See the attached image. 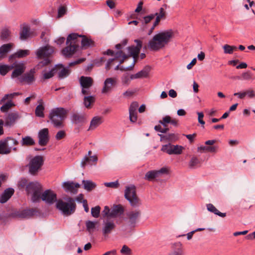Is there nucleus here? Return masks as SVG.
Segmentation results:
<instances>
[{
    "label": "nucleus",
    "mask_w": 255,
    "mask_h": 255,
    "mask_svg": "<svg viewBox=\"0 0 255 255\" xmlns=\"http://www.w3.org/2000/svg\"><path fill=\"white\" fill-rule=\"evenodd\" d=\"M173 33L171 31H165L155 35L148 42V48L152 51H157L163 48L170 40Z\"/></svg>",
    "instance_id": "1"
},
{
    "label": "nucleus",
    "mask_w": 255,
    "mask_h": 255,
    "mask_svg": "<svg viewBox=\"0 0 255 255\" xmlns=\"http://www.w3.org/2000/svg\"><path fill=\"white\" fill-rule=\"evenodd\" d=\"M68 112V111L64 108H55L50 110L48 118L55 128H62L65 126L64 121Z\"/></svg>",
    "instance_id": "2"
},
{
    "label": "nucleus",
    "mask_w": 255,
    "mask_h": 255,
    "mask_svg": "<svg viewBox=\"0 0 255 255\" xmlns=\"http://www.w3.org/2000/svg\"><path fill=\"white\" fill-rule=\"evenodd\" d=\"M125 211V208L121 204H113L111 208L105 206L101 212V216L104 219L111 220L121 217Z\"/></svg>",
    "instance_id": "3"
},
{
    "label": "nucleus",
    "mask_w": 255,
    "mask_h": 255,
    "mask_svg": "<svg viewBox=\"0 0 255 255\" xmlns=\"http://www.w3.org/2000/svg\"><path fill=\"white\" fill-rule=\"evenodd\" d=\"M80 37L81 35L75 33L70 34L67 36V46L62 50V53L64 56L70 57L75 53L80 42V40H78Z\"/></svg>",
    "instance_id": "4"
},
{
    "label": "nucleus",
    "mask_w": 255,
    "mask_h": 255,
    "mask_svg": "<svg viewBox=\"0 0 255 255\" xmlns=\"http://www.w3.org/2000/svg\"><path fill=\"white\" fill-rule=\"evenodd\" d=\"M57 208L65 216H70L73 214L76 208L75 200L68 197L65 201L60 200L56 203Z\"/></svg>",
    "instance_id": "5"
},
{
    "label": "nucleus",
    "mask_w": 255,
    "mask_h": 255,
    "mask_svg": "<svg viewBox=\"0 0 255 255\" xmlns=\"http://www.w3.org/2000/svg\"><path fill=\"white\" fill-rule=\"evenodd\" d=\"M29 160L27 165L29 172L32 175H35L41 169L44 163L43 158L41 155H36L34 157L29 156L27 157Z\"/></svg>",
    "instance_id": "6"
},
{
    "label": "nucleus",
    "mask_w": 255,
    "mask_h": 255,
    "mask_svg": "<svg viewBox=\"0 0 255 255\" xmlns=\"http://www.w3.org/2000/svg\"><path fill=\"white\" fill-rule=\"evenodd\" d=\"M42 187L38 182L29 183L25 188L27 194H31V201L33 202H38L40 200V194Z\"/></svg>",
    "instance_id": "7"
},
{
    "label": "nucleus",
    "mask_w": 255,
    "mask_h": 255,
    "mask_svg": "<svg viewBox=\"0 0 255 255\" xmlns=\"http://www.w3.org/2000/svg\"><path fill=\"white\" fill-rule=\"evenodd\" d=\"M53 52L54 48L47 45L38 48L35 53L38 59H44V60L41 62V63L42 66H45L50 63L51 60L49 57Z\"/></svg>",
    "instance_id": "8"
},
{
    "label": "nucleus",
    "mask_w": 255,
    "mask_h": 255,
    "mask_svg": "<svg viewBox=\"0 0 255 255\" xmlns=\"http://www.w3.org/2000/svg\"><path fill=\"white\" fill-rule=\"evenodd\" d=\"M125 197L130 203L131 206L137 207L141 205V201L136 194L134 186L127 187L125 191Z\"/></svg>",
    "instance_id": "9"
},
{
    "label": "nucleus",
    "mask_w": 255,
    "mask_h": 255,
    "mask_svg": "<svg viewBox=\"0 0 255 255\" xmlns=\"http://www.w3.org/2000/svg\"><path fill=\"white\" fill-rule=\"evenodd\" d=\"M36 210L33 209L23 210L21 211L16 212L10 214L4 213L0 215V220H4L10 217H18L20 218H28L35 214Z\"/></svg>",
    "instance_id": "10"
},
{
    "label": "nucleus",
    "mask_w": 255,
    "mask_h": 255,
    "mask_svg": "<svg viewBox=\"0 0 255 255\" xmlns=\"http://www.w3.org/2000/svg\"><path fill=\"white\" fill-rule=\"evenodd\" d=\"M79 83L82 88L81 93L86 95L90 94V89L93 86L94 81L92 78L88 76H81L79 79Z\"/></svg>",
    "instance_id": "11"
},
{
    "label": "nucleus",
    "mask_w": 255,
    "mask_h": 255,
    "mask_svg": "<svg viewBox=\"0 0 255 255\" xmlns=\"http://www.w3.org/2000/svg\"><path fill=\"white\" fill-rule=\"evenodd\" d=\"M168 173V169L167 168L163 167L159 170H150L146 173L144 176V179L147 181H152L157 177H160L163 174H167Z\"/></svg>",
    "instance_id": "12"
},
{
    "label": "nucleus",
    "mask_w": 255,
    "mask_h": 255,
    "mask_svg": "<svg viewBox=\"0 0 255 255\" xmlns=\"http://www.w3.org/2000/svg\"><path fill=\"white\" fill-rule=\"evenodd\" d=\"M183 147L181 145H173L170 143L163 145L161 150L169 155L180 154L182 152Z\"/></svg>",
    "instance_id": "13"
},
{
    "label": "nucleus",
    "mask_w": 255,
    "mask_h": 255,
    "mask_svg": "<svg viewBox=\"0 0 255 255\" xmlns=\"http://www.w3.org/2000/svg\"><path fill=\"white\" fill-rule=\"evenodd\" d=\"M56 194L51 190H46L40 194V200L48 204H52L56 200Z\"/></svg>",
    "instance_id": "14"
},
{
    "label": "nucleus",
    "mask_w": 255,
    "mask_h": 255,
    "mask_svg": "<svg viewBox=\"0 0 255 255\" xmlns=\"http://www.w3.org/2000/svg\"><path fill=\"white\" fill-rule=\"evenodd\" d=\"M117 84V79L116 77L107 78L104 82L102 89L103 94L107 93L112 90Z\"/></svg>",
    "instance_id": "15"
},
{
    "label": "nucleus",
    "mask_w": 255,
    "mask_h": 255,
    "mask_svg": "<svg viewBox=\"0 0 255 255\" xmlns=\"http://www.w3.org/2000/svg\"><path fill=\"white\" fill-rule=\"evenodd\" d=\"M120 225L119 233L124 237L130 236L135 228V224H120Z\"/></svg>",
    "instance_id": "16"
},
{
    "label": "nucleus",
    "mask_w": 255,
    "mask_h": 255,
    "mask_svg": "<svg viewBox=\"0 0 255 255\" xmlns=\"http://www.w3.org/2000/svg\"><path fill=\"white\" fill-rule=\"evenodd\" d=\"M134 42L136 43V46H131L128 48L129 53V56L132 57L134 59L138 57V54L142 46V42L138 39H135Z\"/></svg>",
    "instance_id": "17"
},
{
    "label": "nucleus",
    "mask_w": 255,
    "mask_h": 255,
    "mask_svg": "<svg viewBox=\"0 0 255 255\" xmlns=\"http://www.w3.org/2000/svg\"><path fill=\"white\" fill-rule=\"evenodd\" d=\"M71 122L76 125L82 126L86 121V117L84 113H73L71 116Z\"/></svg>",
    "instance_id": "18"
},
{
    "label": "nucleus",
    "mask_w": 255,
    "mask_h": 255,
    "mask_svg": "<svg viewBox=\"0 0 255 255\" xmlns=\"http://www.w3.org/2000/svg\"><path fill=\"white\" fill-rule=\"evenodd\" d=\"M36 71L34 68L30 70L29 71L24 74L20 78L19 81L21 83L25 82L27 84H31L35 80L34 75Z\"/></svg>",
    "instance_id": "19"
},
{
    "label": "nucleus",
    "mask_w": 255,
    "mask_h": 255,
    "mask_svg": "<svg viewBox=\"0 0 255 255\" xmlns=\"http://www.w3.org/2000/svg\"><path fill=\"white\" fill-rule=\"evenodd\" d=\"M168 255H184L182 243L179 242L172 243Z\"/></svg>",
    "instance_id": "20"
},
{
    "label": "nucleus",
    "mask_w": 255,
    "mask_h": 255,
    "mask_svg": "<svg viewBox=\"0 0 255 255\" xmlns=\"http://www.w3.org/2000/svg\"><path fill=\"white\" fill-rule=\"evenodd\" d=\"M11 66H12V69L14 68L11 74L12 78H16L20 76L24 72L26 68L25 64L22 62H15Z\"/></svg>",
    "instance_id": "21"
},
{
    "label": "nucleus",
    "mask_w": 255,
    "mask_h": 255,
    "mask_svg": "<svg viewBox=\"0 0 255 255\" xmlns=\"http://www.w3.org/2000/svg\"><path fill=\"white\" fill-rule=\"evenodd\" d=\"M49 130L47 128H44L38 132V143L41 146L46 145L49 141Z\"/></svg>",
    "instance_id": "22"
},
{
    "label": "nucleus",
    "mask_w": 255,
    "mask_h": 255,
    "mask_svg": "<svg viewBox=\"0 0 255 255\" xmlns=\"http://www.w3.org/2000/svg\"><path fill=\"white\" fill-rule=\"evenodd\" d=\"M62 186L66 192L76 194L77 193L78 189L80 187V185L78 183L67 181L64 182Z\"/></svg>",
    "instance_id": "23"
},
{
    "label": "nucleus",
    "mask_w": 255,
    "mask_h": 255,
    "mask_svg": "<svg viewBox=\"0 0 255 255\" xmlns=\"http://www.w3.org/2000/svg\"><path fill=\"white\" fill-rule=\"evenodd\" d=\"M19 116L17 113L12 112L8 114L5 120V126L11 127L14 125L16 120L19 119Z\"/></svg>",
    "instance_id": "24"
},
{
    "label": "nucleus",
    "mask_w": 255,
    "mask_h": 255,
    "mask_svg": "<svg viewBox=\"0 0 255 255\" xmlns=\"http://www.w3.org/2000/svg\"><path fill=\"white\" fill-rule=\"evenodd\" d=\"M14 190L12 188L6 189L0 196V203L3 204L6 202L14 194Z\"/></svg>",
    "instance_id": "25"
},
{
    "label": "nucleus",
    "mask_w": 255,
    "mask_h": 255,
    "mask_svg": "<svg viewBox=\"0 0 255 255\" xmlns=\"http://www.w3.org/2000/svg\"><path fill=\"white\" fill-rule=\"evenodd\" d=\"M234 96H237L240 99H244L246 96H247L249 98H253L255 97V90L252 89H249L245 91L235 93Z\"/></svg>",
    "instance_id": "26"
},
{
    "label": "nucleus",
    "mask_w": 255,
    "mask_h": 255,
    "mask_svg": "<svg viewBox=\"0 0 255 255\" xmlns=\"http://www.w3.org/2000/svg\"><path fill=\"white\" fill-rule=\"evenodd\" d=\"M5 143L7 149L9 150V153L11 152V150H13L14 151L17 150V147H14L18 144V141L12 137H7V138L3 140Z\"/></svg>",
    "instance_id": "27"
},
{
    "label": "nucleus",
    "mask_w": 255,
    "mask_h": 255,
    "mask_svg": "<svg viewBox=\"0 0 255 255\" xmlns=\"http://www.w3.org/2000/svg\"><path fill=\"white\" fill-rule=\"evenodd\" d=\"M54 68H57V73H58V76L60 79L66 77L70 73L68 68H64L62 64L57 65Z\"/></svg>",
    "instance_id": "28"
},
{
    "label": "nucleus",
    "mask_w": 255,
    "mask_h": 255,
    "mask_svg": "<svg viewBox=\"0 0 255 255\" xmlns=\"http://www.w3.org/2000/svg\"><path fill=\"white\" fill-rule=\"evenodd\" d=\"M159 123L164 127H166L168 124H170L175 127H177L178 121L175 119H172L169 116H165L163 117L162 120L159 121Z\"/></svg>",
    "instance_id": "29"
},
{
    "label": "nucleus",
    "mask_w": 255,
    "mask_h": 255,
    "mask_svg": "<svg viewBox=\"0 0 255 255\" xmlns=\"http://www.w3.org/2000/svg\"><path fill=\"white\" fill-rule=\"evenodd\" d=\"M30 27L28 25L25 24L22 26L20 32V39L21 40L27 39L30 36Z\"/></svg>",
    "instance_id": "30"
},
{
    "label": "nucleus",
    "mask_w": 255,
    "mask_h": 255,
    "mask_svg": "<svg viewBox=\"0 0 255 255\" xmlns=\"http://www.w3.org/2000/svg\"><path fill=\"white\" fill-rule=\"evenodd\" d=\"M39 105L36 107L35 111V114L36 117L39 118H44V110L45 109L43 105V102L42 100L40 99L38 101Z\"/></svg>",
    "instance_id": "31"
},
{
    "label": "nucleus",
    "mask_w": 255,
    "mask_h": 255,
    "mask_svg": "<svg viewBox=\"0 0 255 255\" xmlns=\"http://www.w3.org/2000/svg\"><path fill=\"white\" fill-rule=\"evenodd\" d=\"M103 122L102 119L100 117H94L90 122L88 130H93L100 126Z\"/></svg>",
    "instance_id": "32"
},
{
    "label": "nucleus",
    "mask_w": 255,
    "mask_h": 255,
    "mask_svg": "<svg viewBox=\"0 0 255 255\" xmlns=\"http://www.w3.org/2000/svg\"><path fill=\"white\" fill-rule=\"evenodd\" d=\"M57 68H53L50 71L46 70H43L42 72V79L43 80L49 79L52 78L54 74L57 73Z\"/></svg>",
    "instance_id": "33"
},
{
    "label": "nucleus",
    "mask_w": 255,
    "mask_h": 255,
    "mask_svg": "<svg viewBox=\"0 0 255 255\" xmlns=\"http://www.w3.org/2000/svg\"><path fill=\"white\" fill-rule=\"evenodd\" d=\"M140 214L139 211L134 210L127 213V216L130 221L136 222L140 217Z\"/></svg>",
    "instance_id": "34"
},
{
    "label": "nucleus",
    "mask_w": 255,
    "mask_h": 255,
    "mask_svg": "<svg viewBox=\"0 0 255 255\" xmlns=\"http://www.w3.org/2000/svg\"><path fill=\"white\" fill-rule=\"evenodd\" d=\"M161 138L164 140H166L168 141L173 142L177 140L178 138V134L175 133H169L164 135L158 134Z\"/></svg>",
    "instance_id": "35"
},
{
    "label": "nucleus",
    "mask_w": 255,
    "mask_h": 255,
    "mask_svg": "<svg viewBox=\"0 0 255 255\" xmlns=\"http://www.w3.org/2000/svg\"><path fill=\"white\" fill-rule=\"evenodd\" d=\"M156 16L155 24L159 23L161 19H164L166 18V13L163 7H160L159 9L158 12H156L153 14Z\"/></svg>",
    "instance_id": "36"
},
{
    "label": "nucleus",
    "mask_w": 255,
    "mask_h": 255,
    "mask_svg": "<svg viewBox=\"0 0 255 255\" xmlns=\"http://www.w3.org/2000/svg\"><path fill=\"white\" fill-rule=\"evenodd\" d=\"M115 228V224H103L102 227L103 235L105 237L108 236Z\"/></svg>",
    "instance_id": "37"
},
{
    "label": "nucleus",
    "mask_w": 255,
    "mask_h": 255,
    "mask_svg": "<svg viewBox=\"0 0 255 255\" xmlns=\"http://www.w3.org/2000/svg\"><path fill=\"white\" fill-rule=\"evenodd\" d=\"M22 146H32L35 143V140L30 136L23 137L20 141Z\"/></svg>",
    "instance_id": "38"
},
{
    "label": "nucleus",
    "mask_w": 255,
    "mask_h": 255,
    "mask_svg": "<svg viewBox=\"0 0 255 255\" xmlns=\"http://www.w3.org/2000/svg\"><path fill=\"white\" fill-rule=\"evenodd\" d=\"M206 206L208 211L213 213L215 215H218L221 217L226 216V213L220 212L213 204L209 203L207 204Z\"/></svg>",
    "instance_id": "39"
},
{
    "label": "nucleus",
    "mask_w": 255,
    "mask_h": 255,
    "mask_svg": "<svg viewBox=\"0 0 255 255\" xmlns=\"http://www.w3.org/2000/svg\"><path fill=\"white\" fill-rule=\"evenodd\" d=\"M82 183L84 188L88 191L92 190L96 186V183L91 180H83Z\"/></svg>",
    "instance_id": "40"
},
{
    "label": "nucleus",
    "mask_w": 255,
    "mask_h": 255,
    "mask_svg": "<svg viewBox=\"0 0 255 255\" xmlns=\"http://www.w3.org/2000/svg\"><path fill=\"white\" fill-rule=\"evenodd\" d=\"M81 35V37L78 38V40H80L79 39V38H82L81 42L82 46L83 47H89V46H92L93 45V41L91 39L88 38L85 36H83V35Z\"/></svg>",
    "instance_id": "41"
},
{
    "label": "nucleus",
    "mask_w": 255,
    "mask_h": 255,
    "mask_svg": "<svg viewBox=\"0 0 255 255\" xmlns=\"http://www.w3.org/2000/svg\"><path fill=\"white\" fill-rule=\"evenodd\" d=\"M30 53L28 50H18L13 55L10 56V58L15 57L17 58H23L28 55Z\"/></svg>",
    "instance_id": "42"
},
{
    "label": "nucleus",
    "mask_w": 255,
    "mask_h": 255,
    "mask_svg": "<svg viewBox=\"0 0 255 255\" xmlns=\"http://www.w3.org/2000/svg\"><path fill=\"white\" fill-rule=\"evenodd\" d=\"M215 140H208L205 141V144L206 145H202L198 147V151L201 152H207V145H214L216 142Z\"/></svg>",
    "instance_id": "43"
},
{
    "label": "nucleus",
    "mask_w": 255,
    "mask_h": 255,
    "mask_svg": "<svg viewBox=\"0 0 255 255\" xmlns=\"http://www.w3.org/2000/svg\"><path fill=\"white\" fill-rule=\"evenodd\" d=\"M12 69V66L11 65L0 64V74L2 76L5 75Z\"/></svg>",
    "instance_id": "44"
},
{
    "label": "nucleus",
    "mask_w": 255,
    "mask_h": 255,
    "mask_svg": "<svg viewBox=\"0 0 255 255\" xmlns=\"http://www.w3.org/2000/svg\"><path fill=\"white\" fill-rule=\"evenodd\" d=\"M237 48V47L235 46H231L228 44H225L223 46V49L225 54H232L234 51L236 50Z\"/></svg>",
    "instance_id": "45"
},
{
    "label": "nucleus",
    "mask_w": 255,
    "mask_h": 255,
    "mask_svg": "<svg viewBox=\"0 0 255 255\" xmlns=\"http://www.w3.org/2000/svg\"><path fill=\"white\" fill-rule=\"evenodd\" d=\"M20 94L18 92H14L11 94H5L0 100V104L3 103L6 100H12L15 96L19 95Z\"/></svg>",
    "instance_id": "46"
},
{
    "label": "nucleus",
    "mask_w": 255,
    "mask_h": 255,
    "mask_svg": "<svg viewBox=\"0 0 255 255\" xmlns=\"http://www.w3.org/2000/svg\"><path fill=\"white\" fill-rule=\"evenodd\" d=\"M12 44L10 43L2 45L0 47V55L3 56L10 50Z\"/></svg>",
    "instance_id": "47"
},
{
    "label": "nucleus",
    "mask_w": 255,
    "mask_h": 255,
    "mask_svg": "<svg viewBox=\"0 0 255 255\" xmlns=\"http://www.w3.org/2000/svg\"><path fill=\"white\" fill-rule=\"evenodd\" d=\"M94 101L95 98L92 96H85L84 98V104L87 108H89Z\"/></svg>",
    "instance_id": "48"
},
{
    "label": "nucleus",
    "mask_w": 255,
    "mask_h": 255,
    "mask_svg": "<svg viewBox=\"0 0 255 255\" xmlns=\"http://www.w3.org/2000/svg\"><path fill=\"white\" fill-rule=\"evenodd\" d=\"M9 153V150L7 149L5 143L3 140L0 141V154H8Z\"/></svg>",
    "instance_id": "49"
},
{
    "label": "nucleus",
    "mask_w": 255,
    "mask_h": 255,
    "mask_svg": "<svg viewBox=\"0 0 255 255\" xmlns=\"http://www.w3.org/2000/svg\"><path fill=\"white\" fill-rule=\"evenodd\" d=\"M120 253L122 255H132V252L131 249L126 245L123 246L122 249L120 250Z\"/></svg>",
    "instance_id": "50"
},
{
    "label": "nucleus",
    "mask_w": 255,
    "mask_h": 255,
    "mask_svg": "<svg viewBox=\"0 0 255 255\" xmlns=\"http://www.w3.org/2000/svg\"><path fill=\"white\" fill-rule=\"evenodd\" d=\"M58 14L57 17L59 18L66 14L67 8L65 5H60L58 8Z\"/></svg>",
    "instance_id": "51"
},
{
    "label": "nucleus",
    "mask_w": 255,
    "mask_h": 255,
    "mask_svg": "<svg viewBox=\"0 0 255 255\" xmlns=\"http://www.w3.org/2000/svg\"><path fill=\"white\" fill-rule=\"evenodd\" d=\"M90 158L91 159H90L88 157H85V158L81 162V165L83 167H84L86 164L91 160L95 162H96L98 160V158L96 156H92L90 157Z\"/></svg>",
    "instance_id": "52"
},
{
    "label": "nucleus",
    "mask_w": 255,
    "mask_h": 255,
    "mask_svg": "<svg viewBox=\"0 0 255 255\" xmlns=\"http://www.w3.org/2000/svg\"><path fill=\"white\" fill-rule=\"evenodd\" d=\"M13 105L12 101L10 100L1 107L0 110L2 112H6Z\"/></svg>",
    "instance_id": "53"
},
{
    "label": "nucleus",
    "mask_w": 255,
    "mask_h": 255,
    "mask_svg": "<svg viewBox=\"0 0 255 255\" xmlns=\"http://www.w3.org/2000/svg\"><path fill=\"white\" fill-rule=\"evenodd\" d=\"M200 163V160L197 157L194 156L191 158L189 163V166L191 168H194Z\"/></svg>",
    "instance_id": "54"
},
{
    "label": "nucleus",
    "mask_w": 255,
    "mask_h": 255,
    "mask_svg": "<svg viewBox=\"0 0 255 255\" xmlns=\"http://www.w3.org/2000/svg\"><path fill=\"white\" fill-rule=\"evenodd\" d=\"M130 80V76L128 74H124L121 78L122 83L123 85L128 86L129 85Z\"/></svg>",
    "instance_id": "55"
},
{
    "label": "nucleus",
    "mask_w": 255,
    "mask_h": 255,
    "mask_svg": "<svg viewBox=\"0 0 255 255\" xmlns=\"http://www.w3.org/2000/svg\"><path fill=\"white\" fill-rule=\"evenodd\" d=\"M101 208L99 206H97L91 209V214L95 218L99 217L100 213Z\"/></svg>",
    "instance_id": "56"
},
{
    "label": "nucleus",
    "mask_w": 255,
    "mask_h": 255,
    "mask_svg": "<svg viewBox=\"0 0 255 255\" xmlns=\"http://www.w3.org/2000/svg\"><path fill=\"white\" fill-rule=\"evenodd\" d=\"M98 230V229L96 227V224H86V231L90 234H92Z\"/></svg>",
    "instance_id": "57"
},
{
    "label": "nucleus",
    "mask_w": 255,
    "mask_h": 255,
    "mask_svg": "<svg viewBox=\"0 0 255 255\" xmlns=\"http://www.w3.org/2000/svg\"><path fill=\"white\" fill-rule=\"evenodd\" d=\"M10 35V31L6 28H4L1 30L0 34V38L2 40H4L8 38Z\"/></svg>",
    "instance_id": "58"
},
{
    "label": "nucleus",
    "mask_w": 255,
    "mask_h": 255,
    "mask_svg": "<svg viewBox=\"0 0 255 255\" xmlns=\"http://www.w3.org/2000/svg\"><path fill=\"white\" fill-rule=\"evenodd\" d=\"M105 186L112 188H117L119 187V184L118 181L112 182H105L104 183Z\"/></svg>",
    "instance_id": "59"
},
{
    "label": "nucleus",
    "mask_w": 255,
    "mask_h": 255,
    "mask_svg": "<svg viewBox=\"0 0 255 255\" xmlns=\"http://www.w3.org/2000/svg\"><path fill=\"white\" fill-rule=\"evenodd\" d=\"M154 17L155 15H153V14H151L150 15L145 16L143 18L142 23L147 24L150 22Z\"/></svg>",
    "instance_id": "60"
},
{
    "label": "nucleus",
    "mask_w": 255,
    "mask_h": 255,
    "mask_svg": "<svg viewBox=\"0 0 255 255\" xmlns=\"http://www.w3.org/2000/svg\"><path fill=\"white\" fill-rule=\"evenodd\" d=\"M218 150V146L217 145H207V152L215 153Z\"/></svg>",
    "instance_id": "61"
},
{
    "label": "nucleus",
    "mask_w": 255,
    "mask_h": 255,
    "mask_svg": "<svg viewBox=\"0 0 255 255\" xmlns=\"http://www.w3.org/2000/svg\"><path fill=\"white\" fill-rule=\"evenodd\" d=\"M138 107V104L136 102H133L131 104L129 108V113H136V109Z\"/></svg>",
    "instance_id": "62"
},
{
    "label": "nucleus",
    "mask_w": 255,
    "mask_h": 255,
    "mask_svg": "<svg viewBox=\"0 0 255 255\" xmlns=\"http://www.w3.org/2000/svg\"><path fill=\"white\" fill-rule=\"evenodd\" d=\"M253 75L250 71L243 73L242 74V78L243 80H249L252 79Z\"/></svg>",
    "instance_id": "63"
},
{
    "label": "nucleus",
    "mask_w": 255,
    "mask_h": 255,
    "mask_svg": "<svg viewBox=\"0 0 255 255\" xmlns=\"http://www.w3.org/2000/svg\"><path fill=\"white\" fill-rule=\"evenodd\" d=\"M66 136V133L64 130H59L55 135V138L57 140H60Z\"/></svg>",
    "instance_id": "64"
}]
</instances>
